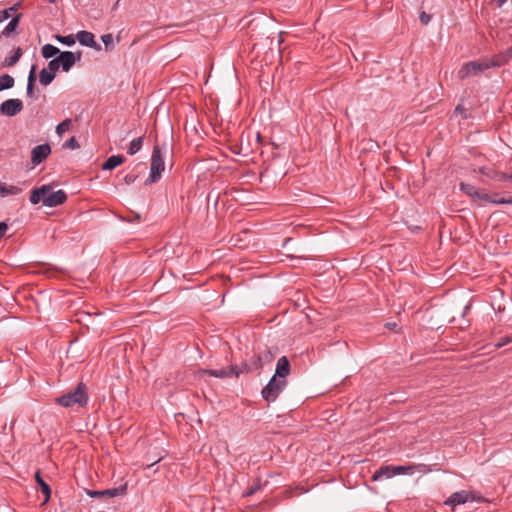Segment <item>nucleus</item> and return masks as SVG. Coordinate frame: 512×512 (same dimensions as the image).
<instances>
[{
  "mask_svg": "<svg viewBox=\"0 0 512 512\" xmlns=\"http://www.w3.org/2000/svg\"><path fill=\"white\" fill-rule=\"evenodd\" d=\"M88 402V389L86 384L83 382H79L73 390H70L55 399L56 404L65 408L73 407L74 405L84 408L88 405Z\"/></svg>",
  "mask_w": 512,
  "mask_h": 512,
  "instance_id": "obj_1",
  "label": "nucleus"
},
{
  "mask_svg": "<svg viewBox=\"0 0 512 512\" xmlns=\"http://www.w3.org/2000/svg\"><path fill=\"white\" fill-rule=\"evenodd\" d=\"M165 169L164 158L162 154V150L158 144L153 147L151 154V163H150V174L148 178L145 180V185H151L157 183L162 176V172Z\"/></svg>",
  "mask_w": 512,
  "mask_h": 512,
  "instance_id": "obj_2",
  "label": "nucleus"
},
{
  "mask_svg": "<svg viewBox=\"0 0 512 512\" xmlns=\"http://www.w3.org/2000/svg\"><path fill=\"white\" fill-rule=\"evenodd\" d=\"M287 384L288 382L286 379H279L276 378V376H272L261 391L263 399L268 403L274 402L285 389Z\"/></svg>",
  "mask_w": 512,
  "mask_h": 512,
  "instance_id": "obj_3",
  "label": "nucleus"
},
{
  "mask_svg": "<svg viewBox=\"0 0 512 512\" xmlns=\"http://www.w3.org/2000/svg\"><path fill=\"white\" fill-rule=\"evenodd\" d=\"M489 69L488 61H470L465 63L459 70V77L461 79L475 76L478 73Z\"/></svg>",
  "mask_w": 512,
  "mask_h": 512,
  "instance_id": "obj_4",
  "label": "nucleus"
},
{
  "mask_svg": "<svg viewBox=\"0 0 512 512\" xmlns=\"http://www.w3.org/2000/svg\"><path fill=\"white\" fill-rule=\"evenodd\" d=\"M82 57V52L60 51L56 57L63 72H68Z\"/></svg>",
  "mask_w": 512,
  "mask_h": 512,
  "instance_id": "obj_5",
  "label": "nucleus"
},
{
  "mask_svg": "<svg viewBox=\"0 0 512 512\" xmlns=\"http://www.w3.org/2000/svg\"><path fill=\"white\" fill-rule=\"evenodd\" d=\"M198 373L201 376L209 375V376L222 378V379L229 378L232 376H235V377L239 376V371H238L237 365H230V366H228L226 368H222V369H200L198 371Z\"/></svg>",
  "mask_w": 512,
  "mask_h": 512,
  "instance_id": "obj_6",
  "label": "nucleus"
},
{
  "mask_svg": "<svg viewBox=\"0 0 512 512\" xmlns=\"http://www.w3.org/2000/svg\"><path fill=\"white\" fill-rule=\"evenodd\" d=\"M469 500H476L478 502L484 501V499L482 497L475 498L470 492L462 490V491L453 493L450 497H448L444 501V504L454 508L455 506L464 504Z\"/></svg>",
  "mask_w": 512,
  "mask_h": 512,
  "instance_id": "obj_7",
  "label": "nucleus"
},
{
  "mask_svg": "<svg viewBox=\"0 0 512 512\" xmlns=\"http://www.w3.org/2000/svg\"><path fill=\"white\" fill-rule=\"evenodd\" d=\"M22 110L23 102L20 99H7L0 104V113L4 116H16Z\"/></svg>",
  "mask_w": 512,
  "mask_h": 512,
  "instance_id": "obj_8",
  "label": "nucleus"
},
{
  "mask_svg": "<svg viewBox=\"0 0 512 512\" xmlns=\"http://www.w3.org/2000/svg\"><path fill=\"white\" fill-rule=\"evenodd\" d=\"M127 491V484L121 485L116 488H109L105 490H87L86 494L91 498H101V497H116L120 495H124Z\"/></svg>",
  "mask_w": 512,
  "mask_h": 512,
  "instance_id": "obj_9",
  "label": "nucleus"
},
{
  "mask_svg": "<svg viewBox=\"0 0 512 512\" xmlns=\"http://www.w3.org/2000/svg\"><path fill=\"white\" fill-rule=\"evenodd\" d=\"M51 154L48 143L35 146L31 151V163L34 167L40 165Z\"/></svg>",
  "mask_w": 512,
  "mask_h": 512,
  "instance_id": "obj_10",
  "label": "nucleus"
},
{
  "mask_svg": "<svg viewBox=\"0 0 512 512\" xmlns=\"http://www.w3.org/2000/svg\"><path fill=\"white\" fill-rule=\"evenodd\" d=\"M67 198L68 196L64 190H58L46 194V198L43 199V204L47 207H57L64 204Z\"/></svg>",
  "mask_w": 512,
  "mask_h": 512,
  "instance_id": "obj_11",
  "label": "nucleus"
},
{
  "mask_svg": "<svg viewBox=\"0 0 512 512\" xmlns=\"http://www.w3.org/2000/svg\"><path fill=\"white\" fill-rule=\"evenodd\" d=\"M479 173H481L482 175H485L486 177H488L494 181H498V182H505V181L512 180V174L500 172V171H497L494 168H490V167H485V166L480 167Z\"/></svg>",
  "mask_w": 512,
  "mask_h": 512,
  "instance_id": "obj_12",
  "label": "nucleus"
},
{
  "mask_svg": "<svg viewBox=\"0 0 512 512\" xmlns=\"http://www.w3.org/2000/svg\"><path fill=\"white\" fill-rule=\"evenodd\" d=\"M76 38L82 46L93 48L96 51L101 50V46L95 41L94 34L89 31H79L76 34Z\"/></svg>",
  "mask_w": 512,
  "mask_h": 512,
  "instance_id": "obj_13",
  "label": "nucleus"
},
{
  "mask_svg": "<svg viewBox=\"0 0 512 512\" xmlns=\"http://www.w3.org/2000/svg\"><path fill=\"white\" fill-rule=\"evenodd\" d=\"M512 58V47H508L504 51L494 55L489 61V68L491 67H501L508 63Z\"/></svg>",
  "mask_w": 512,
  "mask_h": 512,
  "instance_id": "obj_14",
  "label": "nucleus"
},
{
  "mask_svg": "<svg viewBox=\"0 0 512 512\" xmlns=\"http://www.w3.org/2000/svg\"><path fill=\"white\" fill-rule=\"evenodd\" d=\"M395 476L394 465H381L372 475L371 481L376 482L382 479H390Z\"/></svg>",
  "mask_w": 512,
  "mask_h": 512,
  "instance_id": "obj_15",
  "label": "nucleus"
},
{
  "mask_svg": "<svg viewBox=\"0 0 512 512\" xmlns=\"http://www.w3.org/2000/svg\"><path fill=\"white\" fill-rule=\"evenodd\" d=\"M291 370V365L286 356H282L278 359L277 365H276V371L273 376H276V378L279 379H285L286 376L289 375Z\"/></svg>",
  "mask_w": 512,
  "mask_h": 512,
  "instance_id": "obj_16",
  "label": "nucleus"
},
{
  "mask_svg": "<svg viewBox=\"0 0 512 512\" xmlns=\"http://www.w3.org/2000/svg\"><path fill=\"white\" fill-rule=\"evenodd\" d=\"M50 190L51 187L49 185H42L40 187L34 188L30 193V202L34 205L41 201L43 202V199L46 198V194H48Z\"/></svg>",
  "mask_w": 512,
  "mask_h": 512,
  "instance_id": "obj_17",
  "label": "nucleus"
},
{
  "mask_svg": "<svg viewBox=\"0 0 512 512\" xmlns=\"http://www.w3.org/2000/svg\"><path fill=\"white\" fill-rule=\"evenodd\" d=\"M34 479L39 487V490L45 496L44 502H48L51 497L52 490H51L49 484L46 481H44V479L42 478L40 470H37L35 472Z\"/></svg>",
  "mask_w": 512,
  "mask_h": 512,
  "instance_id": "obj_18",
  "label": "nucleus"
},
{
  "mask_svg": "<svg viewBox=\"0 0 512 512\" xmlns=\"http://www.w3.org/2000/svg\"><path fill=\"white\" fill-rule=\"evenodd\" d=\"M36 70H37V66L32 65L29 75H28L26 95L29 98H37V96L35 95V92H34L36 80H37Z\"/></svg>",
  "mask_w": 512,
  "mask_h": 512,
  "instance_id": "obj_19",
  "label": "nucleus"
},
{
  "mask_svg": "<svg viewBox=\"0 0 512 512\" xmlns=\"http://www.w3.org/2000/svg\"><path fill=\"white\" fill-rule=\"evenodd\" d=\"M126 161L125 156L118 154L112 155L106 159V161L102 164V170H113L116 167L120 166Z\"/></svg>",
  "mask_w": 512,
  "mask_h": 512,
  "instance_id": "obj_20",
  "label": "nucleus"
},
{
  "mask_svg": "<svg viewBox=\"0 0 512 512\" xmlns=\"http://www.w3.org/2000/svg\"><path fill=\"white\" fill-rule=\"evenodd\" d=\"M22 17V14H16L10 22L6 25L4 30L1 33V36L4 37H10L12 34L16 33V29L20 23V19Z\"/></svg>",
  "mask_w": 512,
  "mask_h": 512,
  "instance_id": "obj_21",
  "label": "nucleus"
},
{
  "mask_svg": "<svg viewBox=\"0 0 512 512\" xmlns=\"http://www.w3.org/2000/svg\"><path fill=\"white\" fill-rule=\"evenodd\" d=\"M22 192V189L15 185H8L5 182H0V196L6 197L8 195H18Z\"/></svg>",
  "mask_w": 512,
  "mask_h": 512,
  "instance_id": "obj_22",
  "label": "nucleus"
},
{
  "mask_svg": "<svg viewBox=\"0 0 512 512\" xmlns=\"http://www.w3.org/2000/svg\"><path fill=\"white\" fill-rule=\"evenodd\" d=\"M60 49L52 44H45L42 49H41V53H42V56L45 58V59H50V58H55L59 55L60 53Z\"/></svg>",
  "mask_w": 512,
  "mask_h": 512,
  "instance_id": "obj_23",
  "label": "nucleus"
},
{
  "mask_svg": "<svg viewBox=\"0 0 512 512\" xmlns=\"http://www.w3.org/2000/svg\"><path fill=\"white\" fill-rule=\"evenodd\" d=\"M22 54H23L22 49L20 47L16 48L12 55H10L9 57L5 58V60L3 62V66L4 67L14 66L19 61V59L21 58Z\"/></svg>",
  "mask_w": 512,
  "mask_h": 512,
  "instance_id": "obj_24",
  "label": "nucleus"
},
{
  "mask_svg": "<svg viewBox=\"0 0 512 512\" xmlns=\"http://www.w3.org/2000/svg\"><path fill=\"white\" fill-rule=\"evenodd\" d=\"M143 142H144V136H140V137L133 139L129 144V147L127 149V154H129V155L136 154L138 151L141 150V148L143 146Z\"/></svg>",
  "mask_w": 512,
  "mask_h": 512,
  "instance_id": "obj_25",
  "label": "nucleus"
},
{
  "mask_svg": "<svg viewBox=\"0 0 512 512\" xmlns=\"http://www.w3.org/2000/svg\"><path fill=\"white\" fill-rule=\"evenodd\" d=\"M460 190L469 196L472 200H475V195H478V188H476L474 185L469 183H460Z\"/></svg>",
  "mask_w": 512,
  "mask_h": 512,
  "instance_id": "obj_26",
  "label": "nucleus"
},
{
  "mask_svg": "<svg viewBox=\"0 0 512 512\" xmlns=\"http://www.w3.org/2000/svg\"><path fill=\"white\" fill-rule=\"evenodd\" d=\"M56 76L53 75L50 71H48L46 68H43L39 73V82L43 86H48L52 83Z\"/></svg>",
  "mask_w": 512,
  "mask_h": 512,
  "instance_id": "obj_27",
  "label": "nucleus"
},
{
  "mask_svg": "<svg viewBox=\"0 0 512 512\" xmlns=\"http://www.w3.org/2000/svg\"><path fill=\"white\" fill-rule=\"evenodd\" d=\"M14 78L9 74L0 76V91L10 89L14 86Z\"/></svg>",
  "mask_w": 512,
  "mask_h": 512,
  "instance_id": "obj_28",
  "label": "nucleus"
},
{
  "mask_svg": "<svg viewBox=\"0 0 512 512\" xmlns=\"http://www.w3.org/2000/svg\"><path fill=\"white\" fill-rule=\"evenodd\" d=\"M72 124V120L70 118H67L63 120L61 123H59L56 126V133L59 137H62L63 134L70 130Z\"/></svg>",
  "mask_w": 512,
  "mask_h": 512,
  "instance_id": "obj_29",
  "label": "nucleus"
},
{
  "mask_svg": "<svg viewBox=\"0 0 512 512\" xmlns=\"http://www.w3.org/2000/svg\"><path fill=\"white\" fill-rule=\"evenodd\" d=\"M259 358H261L262 365L270 363L274 359V355L269 348H265L263 351H259Z\"/></svg>",
  "mask_w": 512,
  "mask_h": 512,
  "instance_id": "obj_30",
  "label": "nucleus"
},
{
  "mask_svg": "<svg viewBox=\"0 0 512 512\" xmlns=\"http://www.w3.org/2000/svg\"><path fill=\"white\" fill-rule=\"evenodd\" d=\"M395 476L397 475H405V474H413L414 468L413 465H394Z\"/></svg>",
  "mask_w": 512,
  "mask_h": 512,
  "instance_id": "obj_31",
  "label": "nucleus"
},
{
  "mask_svg": "<svg viewBox=\"0 0 512 512\" xmlns=\"http://www.w3.org/2000/svg\"><path fill=\"white\" fill-rule=\"evenodd\" d=\"M260 478H257L254 483L243 493V497H250L261 490Z\"/></svg>",
  "mask_w": 512,
  "mask_h": 512,
  "instance_id": "obj_32",
  "label": "nucleus"
},
{
  "mask_svg": "<svg viewBox=\"0 0 512 512\" xmlns=\"http://www.w3.org/2000/svg\"><path fill=\"white\" fill-rule=\"evenodd\" d=\"M55 39L59 43L67 45V46H73L76 41V38L73 35L63 36V35L57 34V35H55Z\"/></svg>",
  "mask_w": 512,
  "mask_h": 512,
  "instance_id": "obj_33",
  "label": "nucleus"
},
{
  "mask_svg": "<svg viewBox=\"0 0 512 512\" xmlns=\"http://www.w3.org/2000/svg\"><path fill=\"white\" fill-rule=\"evenodd\" d=\"M20 5L21 3L18 2L11 6L10 8L0 11V23L10 18L11 12L17 11Z\"/></svg>",
  "mask_w": 512,
  "mask_h": 512,
  "instance_id": "obj_34",
  "label": "nucleus"
},
{
  "mask_svg": "<svg viewBox=\"0 0 512 512\" xmlns=\"http://www.w3.org/2000/svg\"><path fill=\"white\" fill-rule=\"evenodd\" d=\"M249 367L251 371L261 370L263 368L261 358H259L258 354L254 355L249 361Z\"/></svg>",
  "mask_w": 512,
  "mask_h": 512,
  "instance_id": "obj_35",
  "label": "nucleus"
},
{
  "mask_svg": "<svg viewBox=\"0 0 512 512\" xmlns=\"http://www.w3.org/2000/svg\"><path fill=\"white\" fill-rule=\"evenodd\" d=\"M60 64L57 58H53L48 62L47 70L50 71L53 75H57L58 70L60 69Z\"/></svg>",
  "mask_w": 512,
  "mask_h": 512,
  "instance_id": "obj_36",
  "label": "nucleus"
},
{
  "mask_svg": "<svg viewBox=\"0 0 512 512\" xmlns=\"http://www.w3.org/2000/svg\"><path fill=\"white\" fill-rule=\"evenodd\" d=\"M454 114L460 115L463 119H468L470 117V115L467 113V109L461 104H458L455 107Z\"/></svg>",
  "mask_w": 512,
  "mask_h": 512,
  "instance_id": "obj_37",
  "label": "nucleus"
},
{
  "mask_svg": "<svg viewBox=\"0 0 512 512\" xmlns=\"http://www.w3.org/2000/svg\"><path fill=\"white\" fill-rule=\"evenodd\" d=\"M101 40L104 43L106 50H110L113 47V37L111 34L102 35Z\"/></svg>",
  "mask_w": 512,
  "mask_h": 512,
  "instance_id": "obj_38",
  "label": "nucleus"
},
{
  "mask_svg": "<svg viewBox=\"0 0 512 512\" xmlns=\"http://www.w3.org/2000/svg\"><path fill=\"white\" fill-rule=\"evenodd\" d=\"M64 148H68V149H77L80 147L79 143H78V140L76 139L75 136H72L71 138H69L63 145Z\"/></svg>",
  "mask_w": 512,
  "mask_h": 512,
  "instance_id": "obj_39",
  "label": "nucleus"
},
{
  "mask_svg": "<svg viewBox=\"0 0 512 512\" xmlns=\"http://www.w3.org/2000/svg\"><path fill=\"white\" fill-rule=\"evenodd\" d=\"M505 200H506V198L501 197L499 193H494V194L490 195V200H488V202L493 203V204L504 205L505 202H502V201H505Z\"/></svg>",
  "mask_w": 512,
  "mask_h": 512,
  "instance_id": "obj_40",
  "label": "nucleus"
},
{
  "mask_svg": "<svg viewBox=\"0 0 512 512\" xmlns=\"http://www.w3.org/2000/svg\"><path fill=\"white\" fill-rule=\"evenodd\" d=\"M512 343V336H504L499 339V341L495 344L496 348H501L505 345Z\"/></svg>",
  "mask_w": 512,
  "mask_h": 512,
  "instance_id": "obj_41",
  "label": "nucleus"
},
{
  "mask_svg": "<svg viewBox=\"0 0 512 512\" xmlns=\"http://www.w3.org/2000/svg\"><path fill=\"white\" fill-rule=\"evenodd\" d=\"M431 19H432V15L426 13L425 11H422L419 15V20L422 25H428L429 22L431 21Z\"/></svg>",
  "mask_w": 512,
  "mask_h": 512,
  "instance_id": "obj_42",
  "label": "nucleus"
},
{
  "mask_svg": "<svg viewBox=\"0 0 512 512\" xmlns=\"http://www.w3.org/2000/svg\"><path fill=\"white\" fill-rule=\"evenodd\" d=\"M413 468H414V472L415 471L422 472V473L431 472L430 467L426 464H413Z\"/></svg>",
  "mask_w": 512,
  "mask_h": 512,
  "instance_id": "obj_43",
  "label": "nucleus"
},
{
  "mask_svg": "<svg viewBox=\"0 0 512 512\" xmlns=\"http://www.w3.org/2000/svg\"><path fill=\"white\" fill-rule=\"evenodd\" d=\"M481 200L484 202H488L490 200V195L487 194L484 190L478 189V195H475V200Z\"/></svg>",
  "mask_w": 512,
  "mask_h": 512,
  "instance_id": "obj_44",
  "label": "nucleus"
},
{
  "mask_svg": "<svg viewBox=\"0 0 512 512\" xmlns=\"http://www.w3.org/2000/svg\"><path fill=\"white\" fill-rule=\"evenodd\" d=\"M134 215V219H130L129 217H121V220L124 222L132 223V222H140L141 221V215L136 212H132Z\"/></svg>",
  "mask_w": 512,
  "mask_h": 512,
  "instance_id": "obj_45",
  "label": "nucleus"
},
{
  "mask_svg": "<svg viewBox=\"0 0 512 512\" xmlns=\"http://www.w3.org/2000/svg\"><path fill=\"white\" fill-rule=\"evenodd\" d=\"M137 177L138 176L136 174H127L124 177V182H125V184L130 185L136 181Z\"/></svg>",
  "mask_w": 512,
  "mask_h": 512,
  "instance_id": "obj_46",
  "label": "nucleus"
},
{
  "mask_svg": "<svg viewBox=\"0 0 512 512\" xmlns=\"http://www.w3.org/2000/svg\"><path fill=\"white\" fill-rule=\"evenodd\" d=\"M8 230V224L5 221L0 222V240L4 238L6 232Z\"/></svg>",
  "mask_w": 512,
  "mask_h": 512,
  "instance_id": "obj_47",
  "label": "nucleus"
},
{
  "mask_svg": "<svg viewBox=\"0 0 512 512\" xmlns=\"http://www.w3.org/2000/svg\"><path fill=\"white\" fill-rule=\"evenodd\" d=\"M238 371H239V375L241 373H250V372H252L251 368L249 367V362H243L242 365H241V368L238 367Z\"/></svg>",
  "mask_w": 512,
  "mask_h": 512,
  "instance_id": "obj_48",
  "label": "nucleus"
},
{
  "mask_svg": "<svg viewBox=\"0 0 512 512\" xmlns=\"http://www.w3.org/2000/svg\"><path fill=\"white\" fill-rule=\"evenodd\" d=\"M219 197H220V194L219 193H214V191L212 190L208 194V201H210L211 198H214L215 205H217Z\"/></svg>",
  "mask_w": 512,
  "mask_h": 512,
  "instance_id": "obj_49",
  "label": "nucleus"
},
{
  "mask_svg": "<svg viewBox=\"0 0 512 512\" xmlns=\"http://www.w3.org/2000/svg\"><path fill=\"white\" fill-rule=\"evenodd\" d=\"M385 327H386L387 329H389V330L396 331V329H397L398 325H397V323H395V322H387V323L385 324Z\"/></svg>",
  "mask_w": 512,
  "mask_h": 512,
  "instance_id": "obj_50",
  "label": "nucleus"
},
{
  "mask_svg": "<svg viewBox=\"0 0 512 512\" xmlns=\"http://www.w3.org/2000/svg\"><path fill=\"white\" fill-rule=\"evenodd\" d=\"M507 0H491V3H496L497 7H502Z\"/></svg>",
  "mask_w": 512,
  "mask_h": 512,
  "instance_id": "obj_51",
  "label": "nucleus"
},
{
  "mask_svg": "<svg viewBox=\"0 0 512 512\" xmlns=\"http://www.w3.org/2000/svg\"><path fill=\"white\" fill-rule=\"evenodd\" d=\"M504 202H505V204H511L512 205V196L509 197V198H506V200Z\"/></svg>",
  "mask_w": 512,
  "mask_h": 512,
  "instance_id": "obj_52",
  "label": "nucleus"
},
{
  "mask_svg": "<svg viewBox=\"0 0 512 512\" xmlns=\"http://www.w3.org/2000/svg\"><path fill=\"white\" fill-rule=\"evenodd\" d=\"M120 0H117V2L115 3V5L113 6V9H116L117 8V5L119 3Z\"/></svg>",
  "mask_w": 512,
  "mask_h": 512,
  "instance_id": "obj_53",
  "label": "nucleus"
},
{
  "mask_svg": "<svg viewBox=\"0 0 512 512\" xmlns=\"http://www.w3.org/2000/svg\"><path fill=\"white\" fill-rule=\"evenodd\" d=\"M257 140H258V141H261L260 133H258V134H257Z\"/></svg>",
  "mask_w": 512,
  "mask_h": 512,
  "instance_id": "obj_54",
  "label": "nucleus"
},
{
  "mask_svg": "<svg viewBox=\"0 0 512 512\" xmlns=\"http://www.w3.org/2000/svg\"><path fill=\"white\" fill-rule=\"evenodd\" d=\"M469 308H470V306H469V305L465 306V311H466V310H469Z\"/></svg>",
  "mask_w": 512,
  "mask_h": 512,
  "instance_id": "obj_55",
  "label": "nucleus"
},
{
  "mask_svg": "<svg viewBox=\"0 0 512 512\" xmlns=\"http://www.w3.org/2000/svg\"><path fill=\"white\" fill-rule=\"evenodd\" d=\"M56 0H49V3H55Z\"/></svg>",
  "mask_w": 512,
  "mask_h": 512,
  "instance_id": "obj_56",
  "label": "nucleus"
}]
</instances>
